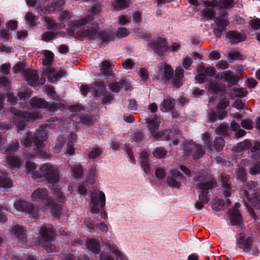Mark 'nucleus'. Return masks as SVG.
I'll return each instance as SVG.
<instances>
[{
    "label": "nucleus",
    "mask_w": 260,
    "mask_h": 260,
    "mask_svg": "<svg viewBox=\"0 0 260 260\" xmlns=\"http://www.w3.org/2000/svg\"><path fill=\"white\" fill-rule=\"evenodd\" d=\"M87 249L94 253L97 254L101 249V245L99 241L96 239H89L86 242Z\"/></svg>",
    "instance_id": "cd10ccee"
},
{
    "label": "nucleus",
    "mask_w": 260,
    "mask_h": 260,
    "mask_svg": "<svg viewBox=\"0 0 260 260\" xmlns=\"http://www.w3.org/2000/svg\"><path fill=\"white\" fill-rule=\"evenodd\" d=\"M224 204V203L223 200H218L212 204L211 207L213 210L219 211L222 209Z\"/></svg>",
    "instance_id": "bf43d9fd"
},
{
    "label": "nucleus",
    "mask_w": 260,
    "mask_h": 260,
    "mask_svg": "<svg viewBox=\"0 0 260 260\" xmlns=\"http://www.w3.org/2000/svg\"><path fill=\"white\" fill-rule=\"evenodd\" d=\"M250 148L251 157L255 159H260V142L255 141Z\"/></svg>",
    "instance_id": "4c0bfd02"
},
{
    "label": "nucleus",
    "mask_w": 260,
    "mask_h": 260,
    "mask_svg": "<svg viewBox=\"0 0 260 260\" xmlns=\"http://www.w3.org/2000/svg\"><path fill=\"white\" fill-rule=\"evenodd\" d=\"M185 154L192 156L194 159L201 158L205 151L201 145H197L194 143H187L184 146Z\"/></svg>",
    "instance_id": "9b49d317"
},
{
    "label": "nucleus",
    "mask_w": 260,
    "mask_h": 260,
    "mask_svg": "<svg viewBox=\"0 0 260 260\" xmlns=\"http://www.w3.org/2000/svg\"><path fill=\"white\" fill-rule=\"evenodd\" d=\"M45 21L46 23L48 30H53L57 27V24L53 19L49 17H45Z\"/></svg>",
    "instance_id": "052dcab7"
},
{
    "label": "nucleus",
    "mask_w": 260,
    "mask_h": 260,
    "mask_svg": "<svg viewBox=\"0 0 260 260\" xmlns=\"http://www.w3.org/2000/svg\"><path fill=\"white\" fill-rule=\"evenodd\" d=\"M242 215L238 210H234L230 213V221L232 225H239L242 222Z\"/></svg>",
    "instance_id": "7c9ffc66"
},
{
    "label": "nucleus",
    "mask_w": 260,
    "mask_h": 260,
    "mask_svg": "<svg viewBox=\"0 0 260 260\" xmlns=\"http://www.w3.org/2000/svg\"><path fill=\"white\" fill-rule=\"evenodd\" d=\"M226 112L225 111H218L216 113L214 110H211L208 115L210 121L215 122L217 119H222L226 116Z\"/></svg>",
    "instance_id": "c756f323"
},
{
    "label": "nucleus",
    "mask_w": 260,
    "mask_h": 260,
    "mask_svg": "<svg viewBox=\"0 0 260 260\" xmlns=\"http://www.w3.org/2000/svg\"><path fill=\"white\" fill-rule=\"evenodd\" d=\"M56 37L57 33L50 31H45L41 35V39L46 42H50Z\"/></svg>",
    "instance_id": "c03bdc74"
},
{
    "label": "nucleus",
    "mask_w": 260,
    "mask_h": 260,
    "mask_svg": "<svg viewBox=\"0 0 260 260\" xmlns=\"http://www.w3.org/2000/svg\"><path fill=\"white\" fill-rule=\"evenodd\" d=\"M100 260H115L114 257L108 252H102L100 255Z\"/></svg>",
    "instance_id": "774afa93"
},
{
    "label": "nucleus",
    "mask_w": 260,
    "mask_h": 260,
    "mask_svg": "<svg viewBox=\"0 0 260 260\" xmlns=\"http://www.w3.org/2000/svg\"><path fill=\"white\" fill-rule=\"evenodd\" d=\"M183 178V174L177 170H174L171 172V176L167 177V183L171 187L179 188L180 183L177 180Z\"/></svg>",
    "instance_id": "f3484780"
},
{
    "label": "nucleus",
    "mask_w": 260,
    "mask_h": 260,
    "mask_svg": "<svg viewBox=\"0 0 260 260\" xmlns=\"http://www.w3.org/2000/svg\"><path fill=\"white\" fill-rule=\"evenodd\" d=\"M241 126L246 129H251L253 128V122L250 119H243L241 122Z\"/></svg>",
    "instance_id": "e2e57ef3"
},
{
    "label": "nucleus",
    "mask_w": 260,
    "mask_h": 260,
    "mask_svg": "<svg viewBox=\"0 0 260 260\" xmlns=\"http://www.w3.org/2000/svg\"><path fill=\"white\" fill-rule=\"evenodd\" d=\"M71 172L73 175L76 178H80L83 175V170L82 166L80 164H75L71 168Z\"/></svg>",
    "instance_id": "58836bf2"
},
{
    "label": "nucleus",
    "mask_w": 260,
    "mask_h": 260,
    "mask_svg": "<svg viewBox=\"0 0 260 260\" xmlns=\"http://www.w3.org/2000/svg\"><path fill=\"white\" fill-rule=\"evenodd\" d=\"M209 179L207 178V176L204 174V173H200L197 174L194 178V180L198 183H206Z\"/></svg>",
    "instance_id": "13d9d810"
},
{
    "label": "nucleus",
    "mask_w": 260,
    "mask_h": 260,
    "mask_svg": "<svg viewBox=\"0 0 260 260\" xmlns=\"http://www.w3.org/2000/svg\"><path fill=\"white\" fill-rule=\"evenodd\" d=\"M69 27L66 31L69 37L75 39L87 38L89 40H94L98 38L101 43L100 46L105 47L110 41L114 39L113 31L110 28H105L99 31V23L93 20V17L89 15L79 20H71L69 21Z\"/></svg>",
    "instance_id": "f257e3e1"
},
{
    "label": "nucleus",
    "mask_w": 260,
    "mask_h": 260,
    "mask_svg": "<svg viewBox=\"0 0 260 260\" xmlns=\"http://www.w3.org/2000/svg\"><path fill=\"white\" fill-rule=\"evenodd\" d=\"M249 173L252 175H255L260 174V162L256 163L249 170Z\"/></svg>",
    "instance_id": "338daca9"
},
{
    "label": "nucleus",
    "mask_w": 260,
    "mask_h": 260,
    "mask_svg": "<svg viewBox=\"0 0 260 260\" xmlns=\"http://www.w3.org/2000/svg\"><path fill=\"white\" fill-rule=\"evenodd\" d=\"M148 124V129L150 133L153 135L152 141L169 140L170 139L171 134L172 133L170 129H165L162 131L155 133L158 129L160 122L156 117L146 119Z\"/></svg>",
    "instance_id": "39448f33"
},
{
    "label": "nucleus",
    "mask_w": 260,
    "mask_h": 260,
    "mask_svg": "<svg viewBox=\"0 0 260 260\" xmlns=\"http://www.w3.org/2000/svg\"><path fill=\"white\" fill-rule=\"evenodd\" d=\"M244 193L246 198L248 201L247 203H245V206L251 218L256 220L257 219V215L252 207L256 209H260V194L255 195L250 198L249 194L246 190H244Z\"/></svg>",
    "instance_id": "6e6552de"
},
{
    "label": "nucleus",
    "mask_w": 260,
    "mask_h": 260,
    "mask_svg": "<svg viewBox=\"0 0 260 260\" xmlns=\"http://www.w3.org/2000/svg\"><path fill=\"white\" fill-rule=\"evenodd\" d=\"M202 140L204 147L210 151H213V141L211 134L205 132L202 135Z\"/></svg>",
    "instance_id": "72a5a7b5"
},
{
    "label": "nucleus",
    "mask_w": 260,
    "mask_h": 260,
    "mask_svg": "<svg viewBox=\"0 0 260 260\" xmlns=\"http://www.w3.org/2000/svg\"><path fill=\"white\" fill-rule=\"evenodd\" d=\"M102 152V150L101 148L99 147L93 148L89 153L88 157L90 159L96 158L101 154Z\"/></svg>",
    "instance_id": "4d7b16f0"
},
{
    "label": "nucleus",
    "mask_w": 260,
    "mask_h": 260,
    "mask_svg": "<svg viewBox=\"0 0 260 260\" xmlns=\"http://www.w3.org/2000/svg\"><path fill=\"white\" fill-rule=\"evenodd\" d=\"M64 3L65 0H53L51 3L41 9V13L50 14L55 12L60 11L63 9Z\"/></svg>",
    "instance_id": "ddd939ff"
},
{
    "label": "nucleus",
    "mask_w": 260,
    "mask_h": 260,
    "mask_svg": "<svg viewBox=\"0 0 260 260\" xmlns=\"http://www.w3.org/2000/svg\"><path fill=\"white\" fill-rule=\"evenodd\" d=\"M23 75L29 85L34 87L37 86L39 76L35 70H25Z\"/></svg>",
    "instance_id": "6ab92c4d"
},
{
    "label": "nucleus",
    "mask_w": 260,
    "mask_h": 260,
    "mask_svg": "<svg viewBox=\"0 0 260 260\" xmlns=\"http://www.w3.org/2000/svg\"><path fill=\"white\" fill-rule=\"evenodd\" d=\"M251 146V141L248 139H246L243 142L239 143L237 148L239 151H243L250 149Z\"/></svg>",
    "instance_id": "de8ad7c7"
},
{
    "label": "nucleus",
    "mask_w": 260,
    "mask_h": 260,
    "mask_svg": "<svg viewBox=\"0 0 260 260\" xmlns=\"http://www.w3.org/2000/svg\"><path fill=\"white\" fill-rule=\"evenodd\" d=\"M66 141V138L63 136H59L56 139L55 145L53 148V151L56 153H59L63 147Z\"/></svg>",
    "instance_id": "f704fd0d"
},
{
    "label": "nucleus",
    "mask_w": 260,
    "mask_h": 260,
    "mask_svg": "<svg viewBox=\"0 0 260 260\" xmlns=\"http://www.w3.org/2000/svg\"><path fill=\"white\" fill-rule=\"evenodd\" d=\"M175 105V100L170 96H167L161 103L160 110L163 112L173 110Z\"/></svg>",
    "instance_id": "5701e85b"
},
{
    "label": "nucleus",
    "mask_w": 260,
    "mask_h": 260,
    "mask_svg": "<svg viewBox=\"0 0 260 260\" xmlns=\"http://www.w3.org/2000/svg\"><path fill=\"white\" fill-rule=\"evenodd\" d=\"M71 120L77 123H82L85 125H92L95 120L93 115L87 114H75L71 116Z\"/></svg>",
    "instance_id": "dca6fc26"
},
{
    "label": "nucleus",
    "mask_w": 260,
    "mask_h": 260,
    "mask_svg": "<svg viewBox=\"0 0 260 260\" xmlns=\"http://www.w3.org/2000/svg\"><path fill=\"white\" fill-rule=\"evenodd\" d=\"M31 198L33 201H37L41 200L43 201L46 206L47 200H51V199L48 197V190L45 188H39L36 189L31 193Z\"/></svg>",
    "instance_id": "a211bd4d"
},
{
    "label": "nucleus",
    "mask_w": 260,
    "mask_h": 260,
    "mask_svg": "<svg viewBox=\"0 0 260 260\" xmlns=\"http://www.w3.org/2000/svg\"><path fill=\"white\" fill-rule=\"evenodd\" d=\"M122 65L124 69L128 70L133 68L135 63L131 59L128 58L122 62Z\"/></svg>",
    "instance_id": "69168bd1"
},
{
    "label": "nucleus",
    "mask_w": 260,
    "mask_h": 260,
    "mask_svg": "<svg viewBox=\"0 0 260 260\" xmlns=\"http://www.w3.org/2000/svg\"><path fill=\"white\" fill-rule=\"evenodd\" d=\"M221 78L224 81L228 82L231 85L237 84L240 78L237 75H233L231 70L224 71L221 74Z\"/></svg>",
    "instance_id": "b1692460"
},
{
    "label": "nucleus",
    "mask_w": 260,
    "mask_h": 260,
    "mask_svg": "<svg viewBox=\"0 0 260 260\" xmlns=\"http://www.w3.org/2000/svg\"><path fill=\"white\" fill-rule=\"evenodd\" d=\"M47 139V134L44 130L37 129L34 134L28 132L22 142L26 147L35 146V151L39 157L47 158L49 154L46 152L42 150L44 147V142Z\"/></svg>",
    "instance_id": "f03ea898"
},
{
    "label": "nucleus",
    "mask_w": 260,
    "mask_h": 260,
    "mask_svg": "<svg viewBox=\"0 0 260 260\" xmlns=\"http://www.w3.org/2000/svg\"><path fill=\"white\" fill-rule=\"evenodd\" d=\"M140 157L141 158L140 165L143 168V171L146 174H149L150 173L151 169L148 160L149 157L148 153L145 151H142Z\"/></svg>",
    "instance_id": "a878e982"
},
{
    "label": "nucleus",
    "mask_w": 260,
    "mask_h": 260,
    "mask_svg": "<svg viewBox=\"0 0 260 260\" xmlns=\"http://www.w3.org/2000/svg\"><path fill=\"white\" fill-rule=\"evenodd\" d=\"M71 18V13L67 10H64L60 13L58 17V21L61 23H65L69 21Z\"/></svg>",
    "instance_id": "3c124183"
},
{
    "label": "nucleus",
    "mask_w": 260,
    "mask_h": 260,
    "mask_svg": "<svg viewBox=\"0 0 260 260\" xmlns=\"http://www.w3.org/2000/svg\"><path fill=\"white\" fill-rule=\"evenodd\" d=\"M201 13L202 19L204 21L213 20L216 17L215 11L212 8H206L202 11Z\"/></svg>",
    "instance_id": "2f4dec72"
},
{
    "label": "nucleus",
    "mask_w": 260,
    "mask_h": 260,
    "mask_svg": "<svg viewBox=\"0 0 260 260\" xmlns=\"http://www.w3.org/2000/svg\"><path fill=\"white\" fill-rule=\"evenodd\" d=\"M214 22L217 27L213 29V34L217 38H219L222 32L226 30V27L230 24V22L227 18L217 17L214 19Z\"/></svg>",
    "instance_id": "4468645a"
},
{
    "label": "nucleus",
    "mask_w": 260,
    "mask_h": 260,
    "mask_svg": "<svg viewBox=\"0 0 260 260\" xmlns=\"http://www.w3.org/2000/svg\"><path fill=\"white\" fill-rule=\"evenodd\" d=\"M12 231L13 234L18 238V241L22 244H24L27 241L26 234L22 226L15 225L13 227Z\"/></svg>",
    "instance_id": "4be33fe9"
},
{
    "label": "nucleus",
    "mask_w": 260,
    "mask_h": 260,
    "mask_svg": "<svg viewBox=\"0 0 260 260\" xmlns=\"http://www.w3.org/2000/svg\"><path fill=\"white\" fill-rule=\"evenodd\" d=\"M167 154V151L163 147H157L153 151V155L157 158H162Z\"/></svg>",
    "instance_id": "5fc2aeb1"
},
{
    "label": "nucleus",
    "mask_w": 260,
    "mask_h": 260,
    "mask_svg": "<svg viewBox=\"0 0 260 260\" xmlns=\"http://www.w3.org/2000/svg\"><path fill=\"white\" fill-rule=\"evenodd\" d=\"M49 73L48 80L51 83H53L59 80V78L64 76L67 72L64 70L61 69L57 71L55 69L49 67L47 68Z\"/></svg>",
    "instance_id": "412c9836"
},
{
    "label": "nucleus",
    "mask_w": 260,
    "mask_h": 260,
    "mask_svg": "<svg viewBox=\"0 0 260 260\" xmlns=\"http://www.w3.org/2000/svg\"><path fill=\"white\" fill-rule=\"evenodd\" d=\"M129 34V30L123 27H119L116 32L115 35L118 38H122L127 36Z\"/></svg>",
    "instance_id": "6e6d98bb"
},
{
    "label": "nucleus",
    "mask_w": 260,
    "mask_h": 260,
    "mask_svg": "<svg viewBox=\"0 0 260 260\" xmlns=\"http://www.w3.org/2000/svg\"><path fill=\"white\" fill-rule=\"evenodd\" d=\"M111 68V63L108 61L104 60L102 62V66L101 69V72L105 76L110 75Z\"/></svg>",
    "instance_id": "8fccbe9b"
},
{
    "label": "nucleus",
    "mask_w": 260,
    "mask_h": 260,
    "mask_svg": "<svg viewBox=\"0 0 260 260\" xmlns=\"http://www.w3.org/2000/svg\"><path fill=\"white\" fill-rule=\"evenodd\" d=\"M40 172L35 174L37 178L44 177L45 181L50 184H54L59 179V171L55 166L50 164H43L40 168Z\"/></svg>",
    "instance_id": "20e7f679"
},
{
    "label": "nucleus",
    "mask_w": 260,
    "mask_h": 260,
    "mask_svg": "<svg viewBox=\"0 0 260 260\" xmlns=\"http://www.w3.org/2000/svg\"><path fill=\"white\" fill-rule=\"evenodd\" d=\"M150 48L159 55H164L169 50V46L166 39L159 38L149 43L148 45Z\"/></svg>",
    "instance_id": "9d476101"
},
{
    "label": "nucleus",
    "mask_w": 260,
    "mask_h": 260,
    "mask_svg": "<svg viewBox=\"0 0 260 260\" xmlns=\"http://www.w3.org/2000/svg\"><path fill=\"white\" fill-rule=\"evenodd\" d=\"M91 203L90 204V211L93 213L94 218L98 216L101 209L104 208L106 203L105 193L100 190H93L90 193Z\"/></svg>",
    "instance_id": "0eeeda50"
},
{
    "label": "nucleus",
    "mask_w": 260,
    "mask_h": 260,
    "mask_svg": "<svg viewBox=\"0 0 260 260\" xmlns=\"http://www.w3.org/2000/svg\"><path fill=\"white\" fill-rule=\"evenodd\" d=\"M224 144V140L222 137H216L213 142V150L214 149L216 151H220Z\"/></svg>",
    "instance_id": "a19ab883"
},
{
    "label": "nucleus",
    "mask_w": 260,
    "mask_h": 260,
    "mask_svg": "<svg viewBox=\"0 0 260 260\" xmlns=\"http://www.w3.org/2000/svg\"><path fill=\"white\" fill-rule=\"evenodd\" d=\"M253 238L251 237H246L244 234H241L239 237L237 238L236 245L238 248L243 250L245 253H247L252 248Z\"/></svg>",
    "instance_id": "f8f14e48"
},
{
    "label": "nucleus",
    "mask_w": 260,
    "mask_h": 260,
    "mask_svg": "<svg viewBox=\"0 0 260 260\" xmlns=\"http://www.w3.org/2000/svg\"><path fill=\"white\" fill-rule=\"evenodd\" d=\"M164 77L167 80H170L172 79L173 76V70L172 67L166 64L164 66Z\"/></svg>",
    "instance_id": "603ef678"
},
{
    "label": "nucleus",
    "mask_w": 260,
    "mask_h": 260,
    "mask_svg": "<svg viewBox=\"0 0 260 260\" xmlns=\"http://www.w3.org/2000/svg\"><path fill=\"white\" fill-rule=\"evenodd\" d=\"M12 182L7 174L3 173L0 175V187L3 188H10L12 186Z\"/></svg>",
    "instance_id": "e433bc0d"
},
{
    "label": "nucleus",
    "mask_w": 260,
    "mask_h": 260,
    "mask_svg": "<svg viewBox=\"0 0 260 260\" xmlns=\"http://www.w3.org/2000/svg\"><path fill=\"white\" fill-rule=\"evenodd\" d=\"M14 206L17 210L21 212H26L31 214L34 217L37 215L33 205L28 202L22 200L18 201L15 203Z\"/></svg>",
    "instance_id": "2eb2a0df"
},
{
    "label": "nucleus",
    "mask_w": 260,
    "mask_h": 260,
    "mask_svg": "<svg viewBox=\"0 0 260 260\" xmlns=\"http://www.w3.org/2000/svg\"><path fill=\"white\" fill-rule=\"evenodd\" d=\"M26 168L27 173L31 174L35 178H37V176L35 175V174L37 172H40V171H36V168L35 164L28 160L26 161Z\"/></svg>",
    "instance_id": "49530a36"
},
{
    "label": "nucleus",
    "mask_w": 260,
    "mask_h": 260,
    "mask_svg": "<svg viewBox=\"0 0 260 260\" xmlns=\"http://www.w3.org/2000/svg\"><path fill=\"white\" fill-rule=\"evenodd\" d=\"M237 176L242 182H245L246 181V173L244 169H239L237 171Z\"/></svg>",
    "instance_id": "680f3d73"
},
{
    "label": "nucleus",
    "mask_w": 260,
    "mask_h": 260,
    "mask_svg": "<svg viewBox=\"0 0 260 260\" xmlns=\"http://www.w3.org/2000/svg\"><path fill=\"white\" fill-rule=\"evenodd\" d=\"M93 91L95 96H101L106 93V88L103 81L96 82L94 84Z\"/></svg>",
    "instance_id": "473e14b6"
},
{
    "label": "nucleus",
    "mask_w": 260,
    "mask_h": 260,
    "mask_svg": "<svg viewBox=\"0 0 260 260\" xmlns=\"http://www.w3.org/2000/svg\"><path fill=\"white\" fill-rule=\"evenodd\" d=\"M11 113L14 115L13 123L18 131L24 128L26 122H34L41 116V114L37 110L31 112H22L14 107H11Z\"/></svg>",
    "instance_id": "7ed1b4c3"
},
{
    "label": "nucleus",
    "mask_w": 260,
    "mask_h": 260,
    "mask_svg": "<svg viewBox=\"0 0 260 260\" xmlns=\"http://www.w3.org/2000/svg\"><path fill=\"white\" fill-rule=\"evenodd\" d=\"M128 86V83L124 79L120 80L118 82H115L109 84L110 89L115 93L118 92L123 87L127 89Z\"/></svg>",
    "instance_id": "bb28decb"
},
{
    "label": "nucleus",
    "mask_w": 260,
    "mask_h": 260,
    "mask_svg": "<svg viewBox=\"0 0 260 260\" xmlns=\"http://www.w3.org/2000/svg\"><path fill=\"white\" fill-rule=\"evenodd\" d=\"M36 17L31 13L27 12L25 15V20L26 23L30 26H35L37 25V23L36 22Z\"/></svg>",
    "instance_id": "09e8293b"
},
{
    "label": "nucleus",
    "mask_w": 260,
    "mask_h": 260,
    "mask_svg": "<svg viewBox=\"0 0 260 260\" xmlns=\"http://www.w3.org/2000/svg\"><path fill=\"white\" fill-rule=\"evenodd\" d=\"M7 160L12 168H18L21 165L20 159L14 155L7 156Z\"/></svg>",
    "instance_id": "ea45409f"
},
{
    "label": "nucleus",
    "mask_w": 260,
    "mask_h": 260,
    "mask_svg": "<svg viewBox=\"0 0 260 260\" xmlns=\"http://www.w3.org/2000/svg\"><path fill=\"white\" fill-rule=\"evenodd\" d=\"M249 25L253 29L258 30L260 29V19L256 18L249 21Z\"/></svg>",
    "instance_id": "0e129e2a"
},
{
    "label": "nucleus",
    "mask_w": 260,
    "mask_h": 260,
    "mask_svg": "<svg viewBox=\"0 0 260 260\" xmlns=\"http://www.w3.org/2000/svg\"><path fill=\"white\" fill-rule=\"evenodd\" d=\"M19 147V143L18 141L16 140L13 141L9 144L4 153H5L7 156L14 155Z\"/></svg>",
    "instance_id": "c9c22d12"
},
{
    "label": "nucleus",
    "mask_w": 260,
    "mask_h": 260,
    "mask_svg": "<svg viewBox=\"0 0 260 260\" xmlns=\"http://www.w3.org/2000/svg\"><path fill=\"white\" fill-rule=\"evenodd\" d=\"M229 130L230 127L228 125L221 124L216 127L215 129V133L217 135L226 137L229 135Z\"/></svg>",
    "instance_id": "37998d69"
},
{
    "label": "nucleus",
    "mask_w": 260,
    "mask_h": 260,
    "mask_svg": "<svg viewBox=\"0 0 260 260\" xmlns=\"http://www.w3.org/2000/svg\"><path fill=\"white\" fill-rule=\"evenodd\" d=\"M46 202V206L51 208L50 211L52 214L55 217H59L61 213V207L52 199L47 200Z\"/></svg>",
    "instance_id": "393cba45"
},
{
    "label": "nucleus",
    "mask_w": 260,
    "mask_h": 260,
    "mask_svg": "<svg viewBox=\"0 0 260 260\" xmlns=\"http://www.w3.org/2000/svg\"><path fill=\"white\" fill-rule=\"evenodd\" d=\"M30 104L33 107L47 108L50 111L54 112L59 108L60 104L54 102L49 103L44 99L34 97L31 99Z\"/></svg>",
    "instance_id": "1a4fd4ad"
},
{
    "label": "nucleus",
    "mask_w": 260,
    "mask_h": 260,
    "mask_svg": "<svg viewBox=\"0 0 260 260\" xmlns=\"http://www.w3.org/2000/svg\"><path fill=\"white\" fill-rule=\"evenodd\" d=\"M40 233L44 241L53 240V231L52 229H48L46 226H42L40 229Z\"/></svg>",
    "instance_id": "c85d7f7f"
},
{
    "label": "nucleus",
    "mask_w": 260,
    "mask_h": 260,
    "mask_svg": "<svg viewBox=\"0 0 260 260\" xmlns=\"http://www.w3.org/2000/svg\"><path fill=\"white\" fill-rule=\"evenodd\" d=\"M44 58L43 59V63L44 65H50L53 61L54 54L50 51L45 50L44 54Z\"/></svg>",
    "instance_id": "a18cd8bd"
},
{
    "label": "nucleus",
    "mask_w": 260,
    "mask_h": 260,
    "mask_svg": "<svg viewBox=\"0 0 260 260\" xmlns=\"http://www.w3.org/2000/svg\"><path fill=\"white\" fill-rule=\"evenodd\" d=\"M132 139L133 141L135 142L136 144H140L144 139L143 133L141 130H138L134 133Z\"/></svg>",
    "instance_id": "864d4df0"
},
{
    "label": "nucleus",
    "mask_w": 260,
    "mask_h": 260,
    "mask_svg": "<svg viewBox=\"0 0 260 260\" xmlns=\"http://www.w3.org/2000/svg\"><path fill=\"white\" fill-rule=\"evenodd\" d=\"M216 182L214 179H212L206 183H198L197 187L200 191L199 194V200L194 204L195 207L201 210L204 207V204H207L209 201L208 197V190L212 189L216 185Z\"/></svg>",
    "instance_id": "423d86ee"
},
{
    "label": "nucleus",
    "mask_w": 260,
    "mask_h": 260,
    "mask_svg": "<svg viewBox=\"0 0 260 260\" xmlns=\"http://www.w3.org/2000/svg\"><path fill=\"white\" fill-rule=\"evenodd\" d=\"M226 37L230 40L232 44H236L243 42L246 39L245 35H241L236 30H229L226 33Z\"/></svg>",
    "instance_id": "aec40b11"
},
{
    "label": "nucleus",
    "mask_w": 260,
    "mask_h": 260,
    "mask_svg": "<svg viewBox=\"0 0 260 260\" xmlns=\"http://www.w3.org/2000/svg\"><path fill=\"white\" fill-rule=\"evenodd\" d=\"M129 3L130 0H115L114 8L117 11L123 10L129 7Z\"/></svg>",
    "instance_id": "79ce46f5"
}]
</instances>
